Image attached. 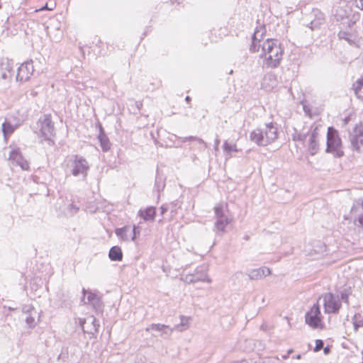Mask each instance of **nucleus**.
<instances>
[{
	"mask_svg": "<svg viewBox=\"0 0 363 363\" xmlns=\"http://www.w3.org/2000/svg\"><path fill=\"white\" fill-rule=\"evenodd\" d=\"M284 48L276 39H267L262 44L261 57L264 58L263 65L267 68H277L283 58Z\"/></svg>",
	"mask_w": 363,
	"mask_h": 363,
	"instance_id": "obj_1",
	"label": "nucleus"
},
{
	"mask_svg": "<svg viewBox=\"0 0 363 363\" xmlns=\"http://www.w3.org/2000/svg\"><path fill=\"white\" fill-rule=\"evenodd\" d=\"M277 128L273 123L266 124L263 128L254 130L250 133V139L259 146H267L277 138Z\"/></svg>",
	"mask_w": 363,
	"mask_h": 363,
	"instance_id": "obj_2",
	"label": "nucleus"
},
{
	"mask_svg": "<svg viewBox=\"0 0 363 363\" xmlns=\"http://www.w3.org/2000/svg\"><path fill=\"white\" fill-rule=\"evenodd\" d=\"M341 147L342 141L337 130L333 127H329L327 133L326 152L332 153L335 157H341L344 155Z\"/></svg>",
	"mask_w": 363,
	"mask_h": 363,
	"instance_id": "obj_3",
	"label": "nucleus"
},
{
	"mask_svg": "<svg viewBox=\"0 0 363 363\" xmlns=\"http://www.w3.org/2000/svg\"><path fill=\"white\" fill-rule=\"evenodd\" d=\"M215 213V228L217 233H224L227 226L231 223L232 218L228 215L223 206L220 204L214 207Z\"/></svg>",
	"mask_w": 363,
	"mask_h": 363,
	"instance_id": "obj_4",
	"label": "nucleus"
},
{
	"mask_svg": "<svg viewBox=\"0 0 363 363\" xmlns=\"http://www.w3.org/2000/svg\"><path fill=\"white\" fill-rule=\"evenodd\" d=\"M39 123L40 124V131L42 136L48 141L49 145H52L54 141L52 140V137L55 135V127L51 116L49 114L44 115L39 119Z\"/></svg>",
	"mask_w": 363,
	"mask_h": 363,
	"instance_id": "obj_5",
	"label": "nucleus"
},
{
	"mask_svg": "<svg viewBox=\"0 0 363 363\" xmlns=\"http://www.w3.org/2000/svg\"><path fill=\"white\" fill-rule=\"evenodd\" d=\"M70 169L73 176H82L85 179L89 169V164L83 157L75 155L74 159L71 162Z\"/></svg>",
	"mask_w": 363,
	"mask_h": 363,
	"instance_id": "obj_6",
	"label": "nucleus"
},
{
	"mask_svg": "<svg viewBox=\"0 0 363 363\" xmlns=\"http://www.w3.org/2000/svg\"><path fill=\"white\" fill-rule=\"evenodd\" d=\"M306 323L313 328H319L321 325L322 317L318 304H314L305 315Z\"/></svg>",
	"mask_w": 363,
	"mask_h": 363,
	"instance_id": "obj_7",
	"label": "nucleus"
},
{
	"mask_svg": "<svg viewBox=\"0 0 363 363\" xmlns=\"http://www.w3.org/2000/svg\"><path fill=\"white\" fill-rule=\"evenodd\" d=\"M323 299L325 313H335L339 311L341 303L338 296L328 293L323 296Z\"/></svg>",
	"mask_w": 363,
	"mask_h": 363,
	"instance_id": "obj_8",
	"label": "nucleus"
},
{
	"mask_svg": "<svg viewBox=\"0 0 363 363\" xmlns=\"http://www.w3.org/2000/svg\"><path fill=\"white\" fill-rule=\"evenodd\" d=\"M182 279L187 284H194L197 281L211 282V279L207 277V273L204 268L198 267L194 273L186 274Z\"/></svg>",
	"mask_w": 363,
	"mask_h": 363,
	"instance_id": "obj_9",
	"label": "nucleus"
},
{
	"mask_svg": "<svg viewBox=\"0 0 363 363\" xmlns=\"http://www.w3.org/2000/svg\"><path fill=\"white\" fill-rule=\"evenodd\" d=\"M34 67L32 60L22 63L17 69L16 80L26 82L33 75Z\"/></svg>",
	"mask_w": 363,
	"mask_h": 363,
	"instance_id": "obj_10",
	"label": "nucleus"
},
{
	"mask_svg": "<svg viewBox=\"0 0 363 363\" xmlns=\"http://www.w3.org/2000/svg\"><path fill=\"white\" fill-rule=\"evenodd\" d=\"M80 325L84 333L94 334L99 328V320L93 315H89L84 320H80Z\"/></svg>",
	"mask_w": 363,
	"mask_h": 363,
	"instance_id": "obj_11",
	"label": "nucleus"
},
{
	"mask_svg": "<svg viewBox=\"0 0 363 363\" xmlns=\"http://www.w3.org/2000/svg\"><path fill=\"white\" fill-rule=\"evenodd\" d=\"M21 119L6 118L5 121L1 125V130L5 138L12 134L16 128L21 125Z\"/></svg>",
	"mask_w": 363,
	"mask_h": 363,
	"instance_id": "obj_12",
	"label": "nucleus"
},
{
	"mask_svg": "<svg viewBox=\"0 0 363 363\" xmlns=\"http://www.w3.org/2000/svg\"><path fill=\"white\" fill-rule=\"evenodd\" d=\"M350 216L354 218L357 225L363 227V203H354L350 211Z\"/></svg>",
	"mask_w": 363,
	"mask_h": 363,
	"instance_id": "obj_13",
	"label": "nucleus"
},
{
	"mask_svg": "<svg viewBox=\"0 0 363 363\" xmlns=\"http://www.w3.org/2000/svg\"><path fill=\"white\" fill-rule=\"evenodd\" d=\"M278 85V80L277 75L273 72H267L264 74L261 86L265 91H272L274 87Z\"/></svg>",
	"mask_w": 363,
	"mask_h": 363,
	"instance_id": "obj_14",
	"label": "nucleus"
},
{
	"mask_svg": "<svg viewBox=\"0 0 363 363\" xmlns=\"http://www.w3.org/2000/svg\"><path fill=\"white\" fill-rule=\"evenodd\" d=\"M84 298L85 303H89L93 306V307L96 311H101L102 309V303L100 298L95 294L86 291L83 289Z\"/></svg>",
	"mask_w": 363,
	"mask_h": 363,
	"instance_id": "obj_15",
	"label": "nucleus"
},
{
	"mask_svg": "<svg viewBox=\"0 0 363 363\" xmlns=\"http://www.w3.org/2000/svg\"><path fill=\"white\" fill-rule=\"evenodd\" d=\"M145 330L149 332L150 330H155L161 333V336L163 338L169 337L174 331L173 328H170L169 325L160 324V323H152L147 327Z\"/></svg>",
	"mask_w": 363,
	"mask_h": 363,
	"instance_id": "obj_16",
	"label": "nucleus"
},
{
	"mask_svg": "<svg viewBox=\"0 0 363 363\" xmlns=\"http://www.w3.org/2000/svg\"><path fill=\"white\" fill-rule=\"evenodd\" d=\"M9 160L15 162L23 170H27L29 168L28 163L23 158L18 148L12 149L11 150Z\"/></svg>",
	"mask_w": 363,
	"mask_h": 363,
	"instance_id": "obj_17",
	"label": "nucleus"
},
{
	"mask_svg": "<svg viewBox=\"0 0 363 363\" xmlns=\"http://www.w3.org/2000/svg\"><path fill=\"white\" fill-rule=\"evenodd\" d=\"M246 274L249 277L250 279L258 280L271 274V270L266 267H262L257 269H254L248 271Z\"/></svg>",
	"mask_w": 363,
	"mask_h": 363,
	"instance_id": "obj_18",
	"label": "nucleus"
},
{
	"mask_svg": "<svg viewBox=\"0 0 363 363\" xmlns=\"http://www.w3.org/2000/svg\"><path fill=\"white\" fill-rule=\"evenodd\" d=\"M99 133L98 139L100 143L101 147L104 152H107L111 148V143L101 123L98 124Z\"/></svg>",
	"mask_w": 363,
	"mask_h": 363,
	"instance_id": "obj_19",
	"label": "nucleus"
},
{
	"mask_svg": "<svg viewBox=\"0 0 363 363\" xmlns=\"http://www.w3.org/2000/svg\"><path fill=\"white\" fill-rule=\"evenodd\" d=\"M138 214L145 221H153L155 220L156 211L154 207L150 206L145 209H140Z\"/></svg>",
	"mask_w": 363,
	"mask_h": 363,
	"instance_id": "obj_20",
	"label": "nucleus"
},
{
	"mask_svg": "<svg viewBox=\"0 0 363 363\" xmlns=\"http://www.w3.org/2000/svg\"><path fill=\"white\" fill-rule=\"evenodd\" d=\"M318 135V128L315 127V129L313 130L310 135L309 138V150L311 151V155H315L318 150V143L317 140Z\"/></svg>",
	"mask_w": 363,
	"mask_h": 363,
	"instance_id": "obj_21",
	"label": "nucleus"
},
{
	"mask_svg": "<svg viewBox=\"0 0 363 363\" xmlns=\"http://www.w3.org/2000/svg\"><path fill=\"white\" fill-rule=\"evenodd\" d=\"M108 257L112 261H121L123 259L121 249L118 246L112 247L109 250Z\"/></svg>",
	"mask_w": 363,
	"mask_h": 363,
	"instance_id": "obj_22",
	"label": "nucleus"
},
{
	"mask_svg": "<svg viewBox=\"0 0 363 363\" xmlns=\"http://www.w3.org/2000/svg\"><path fill=\"white\" fill-rule=\"evenodd\" d=\"M352 89L354 90L356 96L363 100V77L358 79L352 85Z\"/></svg>",
	"mask_w": 363,
	"mask_h": 363,
	"instance_id": "obj_23",
	"label": "nucleus"
},
{
	"mask_svg": "<svg viewBox=\"0 0 363 363\" xmlns=\"http://www.w3.org/2000/svg\"><path fill=\"white\" fill-rule=\"evenodd\" d=\"M189 317H186L184 315H180L181 322L179 324L174 325V330H177L179 332H182L184 330H187L189 328Z\"/></svg>",
	"mask_w": 363,
	"mask_h": 363,
	"instance_id": "obj_24",
	"label": "nucleus"
},
{
	"mask_svg": "<svg viewBox=\"0 0 363 363\" xmlns=\"http://www.w3.org/2000/svg\"><path fill=\"white\" fill-rule=\"evenodd\" d=\"M23 312L26 313V323L30 326L32 327L34 325L35 323V318L33 316V313H36L34 308L29 307L28 308L26 309L25 308L23 309Z\"/></svg>",
	"mask_w": 363,
	"mask_h": 363,
	"instance_id": "obj_25",
	"label": "nucleus"
},
{
	"mask_svg": "<svg viewBox=\"0 0 363 363\" xmlns=\"http://www.w3.org/2000/svg\"><path fill=\"white\" fill-rule=\"evenodd\" d=\"M223 150L224 152L230 157H233V152H238L236 145L234 143H229L228 141H225L223 143Z\"/></svg>",
	"mask_w": 363,
	"mask_h": 363,
	"instance_id": "obj_26",
	"label": "nucleus"
},
{
	"mask_svg": "<svg viewBox=\"0 0 363 363\" xmlns=\"http://www.w3.org/2000/svg\"><path fill=\"white\" fill-rule=\"evenodd\" d=\"M314 248L311 250V255L322 254L326 250V245L321 241H316L314 242Z\"/></svg>",
	"mask_w": 363,
	"mask_h": 363,
	"instance_id": "obj_27",
	"label": "nucleus"
},
{
	"mask_svg": "<svg viewBox=\"0 0 363 363\" xmlns=\"http://www.w3.org/2000/svg\"><path fill=\"white\" fill-rule=\"evenodd\" d=\"M128 230H129V228L128 226H125L123 228H116L115 230V233L122 240L127 241L129 239L128 235Z\"/></svg>",
	"mask_w": 363,
	"mask_h": 363,
	"instance_id": "obj_28",
	"label": "nucleus"
},
{
	"mask_svg": "<svg viewBox=\"0 0 363 363\" xmlns=\"http://www.w3.org/2000/svg\"><path fill=\"white\" fill-rule=\"evenodd\" d=\"M359 136L350 135V142L354 150H360L361 145H363V140Z\"/></svg>",
	"mask_w": 363,
	"mask_h": 363,
	"instance_id": "obj_29",
	"label": "nucleus"
},
{
	"mask_svg": "<svg viewBox=\"0 0 363 363\" xmlns=\"http://www.w3.org/2000/svg\"><path fill=\"white\" fill-rule=\"evenodd\" d=\"M257 34H253L252 38V45L250 48L252 52H259V48L262 47V45L260 44V38H257Z\"/></svg>",
	"mask_w": 363,
	"mask_h": 363,
	"instance_id": "obj_30",
	"label": "nucleus"
},
{
	"mask_svg": "<svg viewBox=\"0 0 363 363\" xmlns=\"http://www.w3.org/2000/svg\"><path fill=\"white\" fill-rule=\"evenodd\" d=\"M13 68V62L12 60L5 59L2 60L1 64V69L9 73L11 72Z\"/></svg>",
	"mask_w": 363,
	"mask_h": 363,
	"instance_id": "obj_31",
	"label": "nucleus"
},
{
	"mask_svg": "<svg viewBox=\"0 0 363 363\" xmlns=\"http://www.w3.org/2000/svg\"><path fill=\"white\" fill-rule=\"evenodd\" d=\"M265 32H266L265 26L263 25V26H257L253 34H257L256 35V37L260 38V41H261L265 34Z\"/></svg>",
	"mask_w": 363,
	"mask_h": 363,
	"instance_id": "obj_32",
	"label": "nucleus"
},
{
	"mask_svg": "<svg viewBox=\"0 0 363 363\" xmlns=\"http://www.w3.org/2000/svg\"><path fill=\"white\" fill-rule=\"evenodd\" d=\"M354 136L363 137V123L356 125L353 130V133L351 134Z\"/></svg>",
	"mask_w": 363,
	"mask_h": 363,
	"instance_id": "obj_33",
	"label": "nucleus"
},
{
	"mask_svg": "<svg viewBox=\"0 0 363 363\" xmlns=\"http://www.w3.org/2000/svg\"><path fill=\"white\" fill-rule=\"evenodd\" d=\"M6 118H11V119H16V120L21 119V124L24 121L23 116L20 114L19 111H14L13 113H9V116Z\"/></svg>",
	"mask_w": 363,
	"mask_h": 363,
	"instance_id": "obj_34",
	"label": "nucleus"
},
{
	"mask_svg": "<svg viewBox=\"0 0 363 363\" xmlns=\"http://www.w3.org/2000/svg\"><path fill=\"white\" fill-rule=\"evenodd\" d=\"M306 138H307V134L306 133H296L293 135L294 140H298V141H301V142L305 141Z\"/></svg>",
	"mask_w": 363,
	"mask_h": 363,
	"instance_id": "obj_35",
	"label": "nucleus"
},
{
	"mask_svg": "<svg viewBox=\"0 0 363 363\" xmlns=\"http://www.w3.org/2000/svg\"><path fill=\"white\" fill-rule=\"evenodd\" d=\"M323 345H324V342L322 340H316L314 351L318 352V351L320 350L323 347Z\"/></svg>",
	"mask_w": 363,
	"mask_h": 363,
	"instance_id": "obj_36",
	"label": "nucleus"
},
{
	"mask_svg": "<svg viewBox=\"0 0 363 363\" xmlns=\"http://www.w3.org/2000/svg\"><path fill=\"white\" fill-rule=\"evenodd\" d=\"M338 36L340 39H345L346 40L350 42V35L345 31H340L338 33Z\"/></svg>",
	"mask_w": 363,
	"mask_h": 363,
	"instance_id": "obj_37",
	"label": "nucleus"
},
{
	"mask_svg": "<svg viewBox=\"0 0 363 363\" xmlns=\"http://www.w3.org/2000/svg\"><path fill=\"white\" fill-rule=\"evenodd\" d=\"M11 72L9 73L7 72L3 71V72L1 73V78L4 79H11Z\"/></svg>",
	"mask_w": 363,
	"mask_h": 363,
	"instance_id": "obj_38",
	"label": "nucleus"
},
{
	"mask_svg": "<svg viewBox=\"0 0 363 363\" xmlns=\"http://www.w3.org/2000/svg\"><path fill=\"white\" fill-rule=\"evenodd\" d=\"M79 208L76 205L72 203L69 206V211L71 213H74L78 211Z\"/></svg>",
	"mask_w": 363,
	"mask_h": 363,
	"instance_id": "obj_39",
	"label": "nucleus"
},
{
	"mask_svg": "<svg viewBox=\"0 0 363 363\" xmlns=\"http://www.w3.org/2000/svg\"><path fill=\"white\" fill-rule=\"evenodd\" d=\"M303 111H304L306 115H308V116L311 117V109L309 108V107L307 105L303 104Z\"/></svg>",
	"mask_w": 363,
	"mask_h": 363,
	"instance_id": "obj_40",
	"label": "nucleus"
},
{
	"mask_svg": "<svg viewBox=\"0 0 363 363\" xmlns=\"http://www.w3.org/2000/svg\"><path fill=\"white\" fill-rule=\"evenodd\" d=\"M355 5L358 9L363 10V0H356Z\"/></svg>",
	"mask_w": 363,
	"mask_h": 363,
	"instance_id": "obj_41",
	"label": "nucleus"
},
{
	"mask_svg": "<svg viewBox=\"0 0 363 363\" xmlns=\"http://www.w3.org/2000/svg\"><path fill=\"white\" fill-rule=\"evenodd\" d=\"M341 299L348 303V294L346 292L341 293Z\"/></svg>",
	"mask_w": 363,
	"mask_h": 363,
	"instance_id": "obj_42",
	"label": "nucleus"
},
{
	"mask_svg": "<svg viewBox=\"0 0 363 363\" xmlns=\"http://www.w3.org/2000/svg\"><path fill=\"white\" fill-rule=\"evenodd\" d=\"M54 9V6H48V4H46L44 6L41 7L40 9L36 10V11H43V10H49V11H52Z\"/></svg>",
	"mask_w": 363,
	"mask_h": 363,
	"instance_id": "obj_43",
	"label": "nucleus"
},
{
	"mask_svg": "<svg viewBox=\"0 0 363 363\" xmlns=\"http://www.w3.org/2000/svg\"><path fill=\"white\" fill-rule=\"evenodd\" d=\"M196 141H197L199 144L203 145L204 148L207 147V144L205 143L201 138H196Z\"/></svg>",
	"mask_w": 363,
	"mask_h": 363,
	"instance_id": "obj_44",
	"label": "nucleus"
},
{
	"mask_svg": "<svg viewBox=\"0 0 363 363\" xmlns=\"http://www.w3.org/2000/svg\"><path fill=\"white\" fill-rule=\"evenodd\" d=\"M196 137H195V136L186 137V138H183L182 142H186L189 140H196Z\"/></svg>",
	"mask_w": 363,
	"mask_h": 363,
	"instance_id": "obj_45",
	"label": "nucleus"
},
{
	"mask_svg": "<svg viewBox=\"0 0 363 363\" xmlns=\"http://www.w3.org/2000/svg\"><path fill=\"white\" fill-rule=\"evenodd\" d=\"M160 211H161V215H163V214H164V213H166L168 211V208L166 206L162 205L160 207Z\"/></svg>",
	"mask_w": 363,
	"mask_h": 363,
	"instance_id": "obj_46",
	"label": "nucleus"
},
{
	"mask_svg": "<svg viewBox=\"0 0 363 363\" xmlns=\"http://www.w3.org/2000/svg\"><path fill=\"white\" fill-rule=\"evenodd\" d=\"M132 233H133V236L131 238V240H135L136 238V227H135V225L133 226Z\"/></svg>",
	"mask_w": 363,
	"mask_h": 363,
	"instance_id": "obj_47",
	"label": "nucleus"
},
{
	"mask_svg": "<svg viewBox=\"0 0 363 363\" xmlns=\"http://www.w3.org/2000/svg\"><path fill=\"white\" fill-rule=\"evenodd\" d=\"M219 143H220V140L217 138H216L215 140V143H214V145H215V149L216 150H218V145H219Z\"/></svg>",
	"mask_w": 363,
	"mask_h": 363,
	"instance_id": "obj_48",
	"label": "nucleus"
},
{
	"mask_svg": "<svg viewBox=\"0 0 363 363\" xmlns=\"http://www.w3.org/2000/svg\"><path fill=\"white\" fill-rule=\"evenodd\" d=\"M323 352L325 354H327L330 352V348L328 346H327V347H324Z\"/></svg>",
	"mask_w": 363,
	"mask_h": 363,
	"instance_id": "obj_49",
	"label": "nucleus"
},
{
	"mask_svg": "<svg viewBox=\"0 0 363 363\" xmlns=\"http://www.w3.org/2000/svg\"><path fill=\"white\" fill-rule=\"evenodd\" d=\"M360 326H361V325H360V324H358L356 321H354V329H355L356 330H357V328H358L359 327H360Z\"/></svg>",
	"mask_w": 363,
	"mask_h": 363,
	"instance_id": "obj_50",
	"label": "nucleus"
},
{
	"mask_svg": "<svg viewBox=\"0 0 363 363\" xmlns=\"http://www.w3.org/2000/svg\"><path fill=\"white\" fill-rule=\"evenodd\" d=\"M136 105H137V107L140 109V106H142V103L139 102V101H137L136 102Z\"/></svg>",
	"mask_w": 363,
	"mask_h": 363,
	"instance_id": "obj_51",
	"label": "nucleus"
},
{
	"mask_svg": "<svg viewBox=\"0 0 363 363\" xmlns=\"http://www.w3.org/2000/svg\"><path fill=\"white\" fill-rule=\"evenodd\" d=\"M185 100H186V101L189 102L191 101L190 96H186Z\"/></svg>",
	"mask_w": 363,
	"mask_h": 363,
	"instance_id": "obj_52",
	"label": "nucleus"
},
{
	"mask_svg": "<svg viewBox=\"0 0 363 363\" xmlns=\"http://www.w3.org/2000/svg\"><path fill=\"white\" fill-rule=\"evenodd\" d=\"M293 352V350L292 349H290L287 351V356H289L290 354H291Z\"/></svg>",
	"mask_w": 363,
	"mask_h": 363,
	"instance_id": "obj_53",
	"label": "nucleus"
},
{
	"mask_svg": "<svg viewBox=\"0 0 363 363\" xmlns=\"http://www.w3.org/2000/svg\"><path fill=\"white\" fill-rule=\"evenodd\" d=\"M347 16V13H346V11H344V13L341 14V15H340V17H341L342 18H344L345 16Z\"/></svg>",
	"mask_w": 363,
	"mask_h": 363,
	"instance_id": "obj_54",
	"label": "nucleus"
},
{
	"mask_svg": "<svg viewBox=\"0 0 363 363\" xmlns=\"http://www.w3.org/2000/svg\"><path fill=\"white\" fill-rule=\"evenodd\" d=\"M301 358V354H298L296 356V359H300Z\"/></svg>",
	"mask_w": 363,
	"mask_h": 363,
	"instance_id": "obj_55",
	"label": "nucleus"
},
{
	"mask_svg": "<svg viewBox=\"0 0 363 363\" xmlns=\"http://www.w3.org/2000/svg\"><path fill=\"white\" fill-rule=\"evenodd\" d=\"M158 183H159V182H158L157 178V179H156L155 184H156V185L157 186V187H159Z\"/></svg>",
	"mask_w": 363,
	"mask_h": 363,
	"instance_id": "obj_56",
	"label": "nucleus"
},
{
	"mask_svg": "<svg viewBox=\"0 0 363 363\" xmlns=\"http://www.w3.org/2000/svg\"><path fill=\"white\" fill-rule=\"evenodd\" d=\"M287 357V355H284V358L286 359Z\"/></svg>",
	"mask_w": 363,
	"mask_h": 363,
	"instance_id": "obj_57",
	"label": "nucleus"
}]
</instances>
